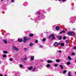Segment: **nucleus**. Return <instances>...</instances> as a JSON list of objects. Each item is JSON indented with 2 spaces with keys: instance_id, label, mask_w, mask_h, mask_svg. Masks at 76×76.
Masks as SVG:
<instances>
[{
  "instance_id": "1",
  "label": "nucleus",
  "mask_w": 76,
  "mask_h": 76,
  "mask_svg": "<svg viewBox=\"0 0 76 76\" xmlns=\"http://www.w3.org/2000/svg\"><path fill=\"white\" fill-rule=\"evenodd\" d=\"M68 35L70 36H74V35H75V33L74 32L72 31H70L68 33Z\"/></svg>"
},
{
  "instance_id": "2",
  "label": "nucleus",
  "mask_w": 76,
  "mask_h": 76,
  "mask_svg": "<svg viewBox=\"0 0 76 76\" xmlns=\"http://www.w3.org/2000/svg\"><path fill=\"white\" fill-rule=\"evenodd\" d=\"M13 50H16V51H19V49L15 47L14 46L12 48Z\"/></svg>"
},
{
  "instance_id": "3",
  "label": "nucleus",
  "mask_w": 76,
  "mask_h": 76,
  "mask_svg": "<svg viewBox=\"0 0 76 76\" xmlns=\"http://www.w3.org/2000/svg\"><path fill=\"white\" fill-rule=\"evenodd\" d=\"M60 45V43H58L57 42H56L54 43L53 46H56L57 45Z\"/></svg>"
},
{
  "instance_id": "4",
  "label": "nucleus",
  "mask_w": 76,
  "mask_h": 76,
  "mask_svg": "<svg viewBox=\"0 0 76 76\" xmlns=\"http://www.w3.org/2000/svg\"><path fill=\"white\" fill-rule=\"evenodd\" d=\"M57 38L59 40H61V38H62V37H61V36H57Z\"/></svg>"
},
{
  "instance_id": "5",
  "label": "nucleus",
  "mask_w": 76,
  "mask_h": 76,
  "mask_svg": "<svg viewBox=\"0 0 76 76\" xmlns=\"http://www.w3.org/2000/svg\"><path fill=\"white\" fill-rule=\"evenodd\" d=\"M26 41H27V38L25 37L24 38V42H26Z\"/></svg>"
},
{
  "instance_id": "6",
  "label": "nucleus",
  "mask_w": 76,
  "mask_h": 76,
  "mask_svg": "<svg viewBox=\"0 0 76 76\" xmlns=\"http://www.w3.org/2000/svg\"><path fill=\"white\" fill-rule=\"evenodd\" d=\"M31 61H32V60H34V56H31Z\"/></svg>"
},
{
  "instance_id": "7",
  "label": "nucleus",
  "mask_w": 76,
  "mask_h": 76,
  "mask_svg": "<svg viewBox=\"0 0 76 76\" xmlns=\"http://www.w3.org/2000/svg\"><path fill=\"white\" fill-rule=\"evenodd\" d=\"M56 30H59L60 29V26H58L56 27Z\"/></svg>"
},
{
  "instance_id": "8",
  "label": "nucleus",
  "mask_w": 76,
  "mask_h": 76,
  "mask_svg": "<svg viewBox=\"0 0 76 76\" xmlns=\"http://www.w3.org/2000/svg\"><path fill=\"white\" fill-rule=\"evenodd\" d=\"M22 39H18V42H22Z\"/></svg>"
},
{
  "instance_id": "9",
  "label": "nucleus",
  "mask_w": 76,
  "mask_h": 76,
  "mask_svg": "<svg viewBox=\"0 0 76 76\" xmlns=\"http://www.w3.org/2000/svg\"><path fill=\"white\" fill-rule=\"evenodd\" d=\"M47 62L48 63H52V62H53V61H50V60H48L47 61Z\"/></svg>"
},
{
  "instance_id": "10",
  "label": "nucleus",
  "mask_w": 76,
  "mask_h": 76,
  "mask_svg": "<svg viewBox=\"0 0 76 76\" xmlns=\"http://www.w3.org/2000/svg\"><path fill=\"white\" fill-rule=\"evenodd\" d=\"M63 33L64 34L65 33V31L63 30L61 32H60V34H63Z\"/></svg>"
},
{
  "instance_id": "11",
  "label": "nucleus",
  "mask_w": 76,
  "mask_h": 76,
  "mask_svg": "<svg viewBox=\"0 0 76 76\" xmlns=\"http://www.w3.org/2000/svg\"><path fill=\"white\" fill-rule=\"evenodd\" d=\"M71 72H70L69 71L68 72V75L69 76H71Z\"/></svg>"
},
{
  "instance_id": "12",
  "label": "nucleus",
  "mask_w": 76,
  "mask_h": 76,
  "mask_svg": "<svg viewBox=\"0 0 76 76\" xmlns=\"http://www.w3.org/2000/svg\"><path fill=\"white\" fill-rule=\"evenodd\" d=\"M3 41L4 42L5 44H7V40L6 39L4 40Z\"/></svg>"
},
{
  "instance_id": "13",
  "label": "nucleus",
  "mask_w": 76,
  "mask_h": 76,
  "mask_svg": "<svg viewBox=\"0 0 76 76\" xmlns=\"http://www.w3.org/2000/svg\"><path fill=\"white\" fill-rule=\"evenodd\" d=\"M64 45V44L63 43H62L61 44V47H63Z\"/></svg>"
},
{
  "instance_id": "14",
  "label": "nucleus",
  "mask_w": 76,
  "mask_h": 76,
  "mask_svg": "<svg viewBox=\"0 0 76 76\" xmlns=\"http://www.w3.org/2000/svg\"><path fill=\"white\" fill-rule=\"evenodd\" d=\"M29 45L30 47H32L33 46V44L32 43H31L29 44Z\"/></svg>"
},
{
  "instance_id": "15",
  "label": "nucleus",
  "mask_w": 76,
  "mask_h": 76,
  "mask_svg": "<svg viewBox=\"0 0 76 76\" xmlns=\"http://www.w3.org/2000/svg\"><path fill=\"white\" fill-rule=\"evenodd\" d=\"M67 65H69L70 64V62H68L66 63Z\"/></svg>"
},
{
  "instance_id": "16",
  "label": "nucleus",
  "mask_w": 76,
  "mask_h": 76,
  "mask_svg": "<svg viewBox=\"0 0 76 76\" xmlns=\"http://www.w3.org/2000/svg\"><path fill=\"white\" fill-rule=\"evenodd\" d=\"M32 69V66H30V67L28 68V70H31Z\"/></svg>"
},
{
  "instance_id": "17",
  "label": "nucleus",
  "mask_w": 76,
  "mask_h": 76,
  "mask_svg": "<svg viewBox=\"0 0 76 76\" xmlns=\"http://www.w3.org/2000/svg\"><path fill=\"white\" fill-rule=\"evenodd\" d=\"M3 57L4 58V57H7V56L6 54H4Z\"/></svg>"
},
{
  "instance_id": "18",
  "label": "nucleus",
  "mask_w": 76,
  "mask_h": 76,
  "mask_svg": "<svg viewBox=\"0 0 76 76\" xmlns=\"http://www.w3.org/2000/svg\"><path fill=\"white\" fill-rule=\"evenodd\" d=\"M29 37H33L34 36V34H29Z\"/></svg>"
},
{
  "instance_id": "19",
  "label": "nucleus",
  "mask_w": 76,
  "mask_h": 76,
  "mask_svg": "<svg viewBox=\"0 0 76 76\" xmlns=\"http://www.w3.org/2000/svg\"><path fill=\"white\" fill-rule=\"evenodd\" d=\"M56 62H60V59H56Z\"/></svg>"
},
{
  "instance_id": "20",
  "label": "nucleus",
  "mask_w": 76,
  "mask_h": 76,
  "mask_svg": "<svg viewBox=\"0 0 76 76\" xmlns=\"http://www.w3.org/2000/svg\"><path fill=\"white\" fill-rule=\"evenodd\" d=\"M59 66L61 67V69H63V66L62 65H60Z\"/></svg>"
},
{
  "instance_id": "21",
  "label": "nucleus",
  "mask_w": 76,
  "mask_h": 76,
  "mask_svg": "<svg viewBox=\"0 0 76 76\" xmlns=\"http://www.w3.org/2000/svg\"><path fill=\"white\" fill-rule=\"evenodd\" d=\"M69 40H66V43H67V44H68L69 42Z\"/></svg>"
},
{
  "instance_id": "22",
  "label": "nucleus",
  "mask_w": 76,
  "mask_h": 76,
  "mask_svg": "<svg viewBox=\"0 0 76 76\" xmlns=\"http://www.w3.org/2000/svg\"><path fill=\"white\" fill-rule=\"evenodd\" d=\"M3 53H4V54H7V51H3Z\"/></svg>"
},
{
  "instance_id": "23",
  "label": "nucleus",
  "mask_w": 76,
  "mask_h": 76,
  "mask_svg": "<svg viewBox=\"0 0 76 76\" xmlns=\"http://www.w3.org/2000/svg\"><path fill=\"white\" fill-rule=\"evenodd\" d=\"M68 58L69 60H72V58H71L70 56H68Z\"/></svg>"
},
{
  "instance_id": "24",
  "label": "nucleus",
  "mask_w": 76,
  "mask_h": 76,
  "mask_svg": "<svg viewBox=\"0 0 76 76\" xmlns=\"http://www.w3.org/2000/svg\"><path fill=\"white\" fill-rule=\"evenodd\" d=\"M46 66L47 67H50V64H48Z\"/></svg>"
},
{
  "instance_id": "25",
  "label": "nucleus",
  "mask_w": 76,
  "mask_h": 76,
  "mask_svg": "<svg viewBox=\"0 0 76 76\" xmlns=\"http://www.w3.org/2000/svg\"><path fill=\"white\" fill-rule=\"evenodd\" d=\"M21 61H22L23 62H25V60H24V59L23 58H21Z\"/></svg>"
},
{
  "instance_id": "26",
  "label": "nucleus",
  "mask_w": 76,
  "mask_h": 76,
  "mask_svg": "<svg viewBox=\"0 0 76 76\" xmlns=\"http://www.w3.org/2000/svg\"><path fill=\"white\" fill-rule=\"evenodd\" d=\"M66 70H64L63 72V74H65L66 72Z\"/></svg>"
},
{
  "instance_id": "27",
  "label": "nucleus",
  "mask_w": 76,
  "mask_h": 76,
  "mask_svg": "<svg viewBox=\"0 0 76 76\" xmlns=\"http://www.w3.org/2000/svg\"><path fill=\"white\" fill-rule=\"evenodd\" d=\"M42 41L43 42H45V38H44V39H42Z\"/></svg>"
},
{
  "instance_id": "28",
  "label": "nucleus",
  "mask_w": 76,
  "mask_h": 76,
  "mask_svg": "<svg viewBox=\"0 0 76 76\" xmlns=\"http://www.w3.org/2000/svg\"><path fill=\"white\" fill-rule=\"evenodd\" d=\"M32 71L33 72H35V68H34Z\"/></svg>"
},
{
  "instance_id": "29",
  "label": "nucleus",
  "mask_w": 76,
  "mask_h": 76,
  "mask_svg": "<svg viewBox=\"0 0 76 76\" xmlns=\"http://www.w3.org/2000/svg\"><path fill=\"white\" fill-rule=\"evenodd\" d=\"M58 66V65L57 64H55L54 66L55 67H57Z\"/></svg>"
},
{
  "instance_id": "30",
  "label": "nucleus",
  "mask_w": 76,
  "mask_h": 76,
  "mask_svg": "<svg viewBox=\"0 0 76 76\" xmlns=\"http://www.w3.org/2000/svg\"><path fill=\"white\" fill-rule=\"evenodd\" d=\"M24 59V60H27V57H25V58Z\"/></svg>"
},
{
  "instance_id": "31",
  "label": "nucleus",
  "mask_w": 76,
  "mask_h": 76,
  "mask_svg": "<svg viewBox=\"0 0 76 76\" xmlns=\"http://www.w3.org/2000/svg\"><path fill=\"white\" fill-rule=\"evenodd\" d=\"M39 47L40 48H42V47H43V46H42V45H40Z\"/></svg>"
},
{
  "instance_id": "32",
  "label": "nucleus",
  "mask_w": 76,
  "mask_h": 76,
  "mask_svg": "<svg viewBox=\"0 0 76 76\" xmlns=\"http://www.w3.org/2000/svg\"><path fill=\"white\" fill-rule=\"evenodd\" d=\"M66 38V37L65 36L64 37V39H65Z\"/></svg>"
},
{
  "instance_id": "33",
  "label": "nucleus",
  "mask_w": 76,
  "mask_h": 76,
  "mask_svg": "<svg viewBox=\"0 0 76 76\" xmlns=\"http://www.w3.org/2000/svg\"><path fill=\"white\" fill-rule=\"evenodd\" d=\"M74 49L75 50H76V47H73Z\"/></svg>"
},
{
  "instance_id": "34",
  "label": "nucleus",
  "mask_w": 76,
  "mask_h": 76,
  "mask_svg": "<svg viewBox=\"0 0 76 76\" xmlns=\"http://www.w3.org/2000/svg\"><path fill=\"white\" fill-rule=\"evenodd\" d=\"M51 37H54V35L53 34H51Z\"/></svg>"
},
{
  "instance_id": "35",
  "label": "nucleus",
  "mask_w": 76,
  "mask_h": 76,
  "mask_svg": "<svg viewBox=\"0 0 76 76\" xmlns=\"http://www.w3.org/2000/svg\"><path fill=\"white\" fill-rule=\"evenodd\" d=\"M35 42L36 43H37V42H38V40H36L35 41Z\"/></svg>"
},
{
  "instance_id": "36",
  "label": "nucleus",
  "mask_w": 76,
  "mask_h": 76,
  "mask_svg": "<svg viewBox=\"0 0 76 76\" xmlns=\"http://www.w3.org/2000/svg\"><path fill=\"white\" fill-rule=\"evenodd\" d=\"M14 1H15L14 0H12L11 1V2H14Z\"/></svg>"
},
{
  "instance_id": "37",
  "label": "nucleus",
  "mask_w": 76,
  "mask_h": 76,
  "mask_svg": "<svg viewBox=\"0 0 76 76\" xmlns=\"http://www.w3.org/2000/svg\"><path fill=\"white\" fill-rule=\"evenodd\" d=\"M20 67H23V65H20Z\"/></svg>"
},
{
  "instance_id": "38",
  "label": "nucleus",
  "mask_w": 76,
  "mask_h": 76,
  "mask_svg": "<svg viewBox=\"0 0 76 76\" xmlns=\"http://www.w3.org/2000/svg\"><path fill=\"white\" fill-rule=\"evenodd\" d=\"M10 61H12V58H10Z\"/></svg>"
},
{
  "instance_id": "39",
  "label": "nucleus",
  "mask_w": 76,
  "mask_h": 76,
  "mask_svg": "<svg viewBox=\"0 0 76 76\" xmlns=\"http://www.w3.org/2000/svg\"><path fill=\"white\" fill-rule=\"evenodd\" d=\"M75 53H72V55H75Z\"/></svg>"
},
{
  "instance_id": "40",
  "label": "nucleus",
  "mask_w": 76,
  "mask_h": 76,
  "mask_svg": "<svg viewBox=\"0 0 76 76\" xmlns=\"http://www.w3.org/2000/svg\"><path fill=\"white\" fill-rule=\"evenodd\" d=\"M53 39H55V37H52Z\"/></svg>"
},
{
  "instance_id": "41",
  "label": "nucleus",
  "mask_w": 76,
  "mask_h": 76,
  "mask_svg": "<svg viewBox=\"0 0 76 76\" xmlns=\"http://www.w3.org/2000/svg\"><path fill=\"white\" fill-rule=\"evenodd\" d=\"M59 53H61V50H60L59 51Z\"/></svg>"
},
{
  "instance_id": "42",
  "label": "nucleus",
  "mask_w": 76,
  "mask_h": 76,
  "mask_svg": "<svg viewBox=\"0 0 76 76\" xmlns=\"http://www.w3.org/2000/svg\"><path fill=\"white\" fill-rule=\"evenodd\" d=\"M63 1H66V0H62Z\"/></svg>"
},
{
  "instance_id": "43",
  "label": "nucleus",
  "mask_w": 76,
  "mask_h": 76,
  "mask_svg": "<svg viewBox=\"0 0 76 76\" xmlns=\"http://www.w3.org/2000/svg\"><path fill=\"white\" fill-rule=\"evenodd\" d=\"M3 0H1V2H3Z\"/></svg>"
},
{
  "instance_id": "44",
  "label": "nucleus",
  "mask_w": 76,
  "mask_h": 76,
  "mask_svg": "<svg viewBox=\"0 0 76 76\" xmlns=\"http://www.w3.org/2000/svg\"><path fill=\"white\" fill-rule=\"evenodd\" d=\"M38 14H40V12H38Z\"/></svg>"
},
{
  "instance_id": "45",
  "label": "nucleus",
  "mask_w": 76,
  "mask_h": 76,
  "mask_svg": "<svg viewBox=\"0 0 76 76\" xmlns=\"http://www.w3.org/2000/svg\"><path fill=\"white\" fill-rule=\"evenodd\" d=\"M0 76H3V75L1 74H0Z\"/></svg>"
},
{
  "instance_id": "46",
  "label": "nucleus",
  "mask_w": 76,
  "mask_h": 76,
  "mask_svg": "<svg viewBox=\"0 0 76 76\" xmlns=\"http://www.w3.org/2000/svg\"><path fill=\"white\" fill-rule=\"evenodd\" d=\"M24 49L25 50H26V48H25Z\"/></svg>"
},
{
  "instance_id": "47",
  "label": "nucleus",
  "mask_w": 76,
  "mask_h": 76,
  "mask_svg": "<svg viewBox=\"0 0 76 76\" xmlns=\"http://www.w3.org/2000/svg\"><path fill=\"white\" fill-rule=\"evenodd\" d=\"M49 38H51V36H49Z\"/></svg>"
},
{
  "instance_id": "48",
  "label": "nucleus",
  "mask_w": 76,
  "mask_h": 76,
  "mask_svg": "<svg viewBox=\"0 0 76 76\" xmlns=\"http://www.w3.org/2000/svg\"><path fill=\"white\" fill-rule=\"evenodd\" d=\"M73 30H75V28H73Z\"/></svg>"
},
{
  "instance_id": "49",
  "label": "nucleus",
  "mask_w": 76,
  "mask_h": 76,
  "mask_svg": "<svg viewBox=\"0 0 76 76\" xmlns=\"http://www.w3.org/2000/svg\"><path fill=\"white\" fill-rule=\"evenodd\" d=\"M28 40H29V39H30L28 38Z\"/></svg>"
},
{
  "instance_id": "50",
  "label": "nucleus",
  "mask_w": 76,
  "mask_h": 76,
  "mask_svg": "<svg viewBox=\"0 0 76 76\" xmlns=\"http://www.w3.org/2000/svg\"><path fill=\"white\" fill-rule=\"evenodd\" d=\"M61 0H58L59 1H61Z\"/></svg>"
},
{
  "instance_id": "51",
  "label": "nucleus",
  "mask_w": 76,
  "mask_h": 76,
  "mask_svg": "<svg viewBox=\"0 0 76 76\" xmlns=\"http://www.w3.org/2000/svg\"><path fill=\"white\" fill-rule=\"evenodd\" d=\"M57 52L58 53H59V51H57Z\"/></svg>"
},
{
  "instance_id": "52",
  "label": "nucleus",
  "mask_w": 76,
  "mask_h": 76,
  "mask_svg": "<svg viewBox=\"0 0 76 76\" xmlns=\"http://www.w3.org/2000/svg\"><path fill=\"white\" fill-rule=\"evenodd\" d=\"M75 73L76 74V72H75Z\"/></svg>"
},
{
  "instance_id": "53",
  "label": "nucleus",
  "mask_w": 76,
  "mask_h": 76,
  "mask_svg": "<svg viewBox=\"0 0 76 76\" xmlns=\"http://www.w3.org/2000/svg\"><path fill=\"white\" fill-rule=\"evenodd\" d=\"M7 0L8 1V0Z\"/></svg>"
}]
</instances>
